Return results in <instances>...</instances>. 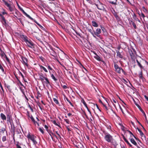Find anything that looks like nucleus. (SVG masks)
<instances>
[{"label":"nucleus","instance_id":"obj_14","mask_svg":"<svg viewBox=\"0 0 148 148\" xmlns=\"http://www.w3.org/2000/svg\"><path fill=\"white\" fill-rule=\"evenodd\" d=\"M96 5L97 8L99 10H102L104 9L103 5L101 3H99V4H96Z\"/></svg>","mask_w":148,"mask_h":148},{"label":"nucleus","instance_id":"obj_12","mask_svg":"<svg viewBox=\"0 0 148 148\" xmlns=\"http://www.w3.org/2000/svg\"><path fill=\"white\" fill-rule=\"evenodd\" d=\"M101 30L100 28H98L96 30V32H95L94 31H93L94 32V35H95L98 36H99V34L101 33Z\"/></svg>","mask_w":148,"mask_h":148},{"label":"nucleus","instance_id":"obj_8","mask_svg":"<svg viewBox=\"0 0 148 148\" xmlns=\"http://www.w3.org/2000/svg\"><path fill=\"white\" fill-rule=\"evenodd\" d=\"M25 41L26 42L27 46L30 47H31L33 45V42L30 40H28L26 38H25Z\"/></svg>","mask_w":148,"mask_h":148},{"label":"nucleus","instance_id":"obj_37","mask_svg":"<svg viewBox=\"0 0 148 148\" xmlns=\"http://www.w3.org/2000/svg\"><path fill=\"white\" fill-rule=\"evenodd\" d=\"M53 123L56 126H59V125L57 124L55 121H53Z\"/></svg>","mask_w":148,"mask_h":148},{"label":"nucleus","instance_id":"obj_11","mask_svg":"<svg viewBox=\"0 0 148 148\" xmlns=\"http://www.w3.org/2000/svg\"><path fill=\"white\" fill-rule=\"evenodd\" d=\"M1 16V20L3 24L5 26H6L7 25V24L6 22V20L4 18V16L0 14Z\"/></svg>","mask_w":148,"mask_h":148},{"label":"nucleus","instance_id":"obj_29","mask_svg":"<svg viewBox=\"0 0 148 148\" xmlns=\"http://www.w3.org/2000/svg\"><path fill=\"white\" fill-rule=\"evenodd\" d=\"M53 100L56 103V104H59V102L58 100L56 99V98H53Z\"/></svg>","mask_w":148,"mask_h":148},{"label":"nucleus","instance_id":"obj_32","mask_svg":"<svg viewBox=\"0 0 148 148\" xmlns=\"http://www.w3.org/2000/svg\"><path fill=\"white\" fill-rule=\"evenodd\" d=\"M2 140L3 142H4L6 140V136H3L2 138Z\"/></svg>","mask_w":148,"mask_h":148},{"label":"nucleus","instance_id":"obj_18","mask_svg":"<svg viewBox=\"0 0 148 148\" xmlns=\"http://www.w3.org/2000/svg\"><path fill=\"white\" fill-rule=\"evenodd\" d=\"M129 52L130 53V55L131 57V58H133L134 56V54L132 50H129Z\"/></svg>","mask_w":148,"mask_h":148},{"label":"nucleus","instance_id":"obj_57","mask_svg":"<svg viewBox=\"0 0 148 148\" xmlns=\"http://www.w3.org/2000/svg\"><path fill=\"white\" fill-rule=\"evenodd\" d=\"M137 122L139 125H140L141 126L143 127L142 125L138 121H137Z\"/></svg>","mask_w":148,"mask_h":148},{"label":"nucleus","instance_id":"obj_31","mask_svg":"<svg viewBox=\"0 0 148 148\" xmlns=\"http://www.w3.org/2000/svg\"><path fill=\"white\" fill-rule=\"evenodd\" d=\"M139 76L140 78V79H142L143 78V77L142 75V71H141V72L139 74Z\"/></svg>","mask_w":148,"mask_h":148},{"label":"nucleus","instance_id":"obj_6","mask_svg":"<svg viewBox=\"0 0 148 148\" xmlns=\"http://www.w3.org/2000/svg\"><path fill=\"white\" fill-rule=\"evenodd\" d=\"M114 64L115 68V71L119 73H121V70L124 73H125L124 70L121 68H120L116 64L115 62H114Z\"/></svg>","mask_w":148,"mask_h":148},{"label":"nucleus","instance_id":"obj_41","mask_svg":"<svg viewBox=\"0 0 148 148\" xmlns=\"http://www.w3.org/2000/svg\"><path fill=\"white\" fill-rule=\"evenodd\" d=\"M62 86L63 88L64 89H66L67 88L66 85H64L63 86L62 85Z\"/></svg>","mask_w":148,"mask_h":148},{"label":"nucleus","instance_id":"obj_27","mask_svg":"<svg viewBox=\"0 0 148 148\" xmlns=\"http://www.w3.org/2000/svg\"><path fill=\"white\" fill-rule=\"evenodd\" d=\"M32 122H33L34 124L36 125V124H37L38 126H39V124L34 119H33L32 120Z\"/></svg>","mask_w":148,"mask_h":148},{"label":"nucleus","instance_id":"obj_5","mask_svg":"<svg viewBox=\"0 0 148 148\" xmlns=\"http://www.w3.org/2000/svg\"><path fill=\"white\" fill-rule=\"evenodd\" d=\"M27 137L29 139L32 141L34 145H36L37 143V142L35 140L36 137L34 135H31L29 133H28L27 135Z\"/></svg>","mask_w":148,"mask_h":148},{"label":"nucleus","instance_id":"obj_61","mask_svg":"<svg viewBox=\"0 0 148 148\" xmlns=\"http://www.w3.org/2000/svg\"><path fill=\"white\" fill-rule=\"evenodd\" d=\"M56 134H57L59 136H60V135H59V134L58 133V132L56 131Z\"/></svg>","mask_w":148,"mask_h":148},{"label":"nucleus","instance_id":"obj_9","mask_svg":"<svg viewBox=\"0 0 148 148\" xmlns=\"http://www.w3.org/2000/svg\"><path fill=\"white\" fill-rule=\"evenodd\" d=\"M138 131L139 132L140 134L141 137L143 141H146V138L144 134L142 132V131L139 129L138 128Z\"/></svg>","mask_w":148,"mask_h":148},{"label":"nucleus","instance_id":"obj_42","mask_svg":"<svg viewBox=\"0 0 148 148\" xmlns=\"http://www.w3.org/2000/svg\"><path fill=\"white\" fill-rule=\"evenodd\" d=\"M109 2L112 4H116V3L114 2L113 1H110Z\"/></svg>","mask_w":148,"mask_h":148},{"label":"nucleus","instance_id":"obj_49","mask_svg":"<svg viewBox=\"0 0 148 148\" xmlns=\"http://www.w3.org/2000/svg\"><path fill=\"white\" fill-rule=\"evenodd\" d=\"M45 129H46V130H48V127L46 125H45Z\"/></svg>","mask_w":148,"mask_h":148},{"label":"nucleus","instance_id":"obj_47","mask_svg":"<svg viewBox=\"0 0 148 148\" xmlns=\"http://www.w3.org/2000/svg\"><path fill=\"white\" fill-rule=\"evenodd\" d=\"M48 68L50 70H52V68L50 67V66L49 65H48Z\"/></svg>","mask_w":148,"mask_h":148},{"label":"nucleus","instance_id":"obj_25","mask_svg":"<svg viewBox=\"0 0 148 148\" xmlns=\"http://www.w3.org/2000/svg\"><path fill=\"white\" fill-rule=\"evenodd\" d=\"M136 62L138 63V65L140 67L141 69L143 68V66H142L141 64H140V62L137 60H136Z\"/></svg>","mask_w":148,"mask_h":148},{"label":"nucleus","instance_id":"obj_40","mask_svg":"<svg viewBox=\"0 0 148 148\" xmlns=\"http://www.w3.org/2000/svg\"><path fill=\"white\" fill-rule=\"evenodd\" d=\"M57 61L59 63L61 64L63 67H64L66 70V69L65 67L58 60H57Z\"/></svg>","mask_w":148,"mask_h":148},{"label":"nucleus","instance_id":"obj_56","mask_svg":"<svg viewBox=\"0 0 148 148\" xmlns=\"http://www.w3.org/2000/svg\"><path fill=\"white\" fill-rule=\"evenodd\" d=\"M0 85V87H1V88L2 89V90H3V87H2V85H1H1Z\"/></svg>","mask_w":148,"mask_h":148},{"label":"nucleus","instance_id":"obj_28","mask_svg":"<svg viewBox=\"0 0 148 148\" xmlns=\"http://www.w3.org/2000/svg\"><path fill=\"white\" fill-rule=\"evenodd\" d=\"M88 31L91 34H92V36H93L96 38V36L94 35V33H93L92 32V30L91 29H88Z\"/></svg>","mask_w":148,"mask_h":148},{"label":"nucleus","instance_id":"obj_23","mask_svg":"<svg viewBox=\"0 0 148 148\" xmlns=\"http://www.w3.org/2000/svg\"><path fill=\"white\" fill-rule=\"evenodd\" d=\"M82 103L84 104V105L86 107V108L90 112L87 106V105L86 104V103L85 102V101H84V100H83L82 101Z\"/></svg>","mask_w":148,"mask_h":148},{"label":"nucleus","instance_id":"obj_55","mask_svg":"<svg viewBox=\"0 0 148 148\" xmlns=\"http://www.w3.org/2000/svg\"><path fill=\"white\" fill-rule=\"evenodd\" d=\"M67 129L68 131L69 132V131H71V130L69 129V128L68 127H67Z\"/></svg>","mask_w":148,"mask_h":148},{"label":"nucleus","instance_id":"obj_15","mask_svg":"<svg viewBox=\"0 0 148 148\" xmlns=\"http://www.w3.org/2000/svg\"><path fill=\"white\" fill-rule=\"evenodd\" d=\"M129 21L130 24L131 25L132 24L134 28L135 29H136L137 28V27L135 24L134 22L132 20H129Z\"/></svg>","mask_w":148,"mask_h":148},{"label":"nucleus","instance_id":"obj_58","mask_svg":"<svg viewBox=\"0 0 148 148\" xmlns=\"http://www.w3.org/2000/svg\"><path fill=\"white\" fill-rule=\"evenodd\" d=\"M30 117V118L31 119V120H32L34 118L33 117L31 116V117Z\"/></svg>","mask_w":148,"mask_h":148},{"label":"nucleus","instance_id":"obj_63","mask_svg":"<svg viewBox=\"0 0 148 148\" xmlns=\"http://www.w3.org/2000/svg\"><path fill=\"white\" fill-rule=\"evenodd\" d=\"M2 14H7V13L5 12H2Z\"/></svg>","mask_w":148,"mask_h":148},{"label":"nucleus","instance_id":"obj_20","mask_svg":"<svg viewBox=\"0 0 148 148\" xmlns=\"http://www.w3.org/2000/svg\"><path fill=\"white\" fill-rule=\"evenodd\" d=\"M20 89L21 90L22 92V93H23V95L25 96V98L27 99V97L25 95V94L24 89H23V88L22 87H20Z\"/></svg>","mask_w":148,"mask_h":148},{"label":"nucleus","instance_id":"obj_44","mask_svg":"<svg viewBox=\"0 0 148 148\" xmlns=\"http://www.w3.org/2000/svg\"><path fill=\"white\" fill-rule=\"evenodd\" d=\"M128 132L130 133L131 135H130L131 137H132V136H134V135L132 133V132H130V131H128Z\"/></svg>","mask_w":148,"mask_h":148},{"label":"nucleus","instance_id":"obj_39","mask_svg":"<svg viewBox=\"0 0 148 148\" xmlns=\"http://www.w3.org/2000/svg\"><path fill=\"white\" fill-rule=\"evenodd\" d=\"M126 143L130 147H132V145L128 141H127Z\"/></svg>","mask_w":148,"mask_h":148},{"label":"nucleus","instance_id":"obj_50","mask_svg":"<svg viewBox=\"0 0 148 148\" xmlns=\"http://www.w3.org/2000/svg\"><path fill=\"white\" fill-rule=\"evenodd\" d=\"M1 56H5V55H6L4 53H1Z\"/></svg>","mask_w":148,"mask_h":148},{"label":"nucleus","instance_id":"obj_26","mask_svg":"<svg viewBox=\"0 0 148 148\" xmlns=\"http://www.w3.org/2000/svg\"><path fill=\"white\" fill-rule=\"evenodd\" d=\"M139 15L141 17H142L143 18H144V17H145L144 14L143 13H139Z\"/></svg>","mask_w":148,"mask_h":148},{"label":"nucleus","instance_id":"obj_59","mask_svg":"<svg viewBox=\"0 0 148 148\" xmlns=\"http://www.w3.org/2000/svg\"><path fill=\"white\" fill-rule=\"evenodd\" d=\"M30 117V118L31 119V120H32L34 118L33 117L31 116V117Z\"/></svg>","mask_w":148,"mask_h":148},{"label":"nucleus","instance_id":"obj_16","mask_svg":"<svg viewBox=\"0 0 148 148\" xmlns=\"http://www.w3.org/2000/svg\"><path fill=\"white\" fill-rule=\"evenodd\" d=\"M1 119L3 120H6V116L3 113L1 114Z\"/></svg>","mask_w":148,"mask_h":148},{"label":"nucleus","instance_id":"obj_24","mask_svg":"<svg viewBox=\"0 0 148 148\" xmlns=\"http://www.w3.org/2000/svg\"><path fill=\"white\" fill-rule=\"evenodd\" d=\"M40 68L41 69H43V70L46 72H48V71L47 70V69L45 68L44 67V66H40Z\"/></svg>","mask_w":148,"mask_h":148},{"label":"nucleus","instance_id":"obj_4","mask_svg":"<svg viewBox=\"0 0 148 148\" xmlns=\"http://www.w3.org/2000/svg\"><path fill=\"white\" fill-rule=\"evenodd\" d=\"M59 50L60 51V49L58 47H56V49H52L51 51L50 52L51 54L56 58L57 57V54Z\"/></svg>","mask_w":148,"mask_h":148},{"label":"nucleus","instance_id":"obj_38","mask_svg":"<svg viewBox=\"0 0 148 148\" xmlns=\"http://www.w3.org/2000/svg\"><path fill=\"white\" fill-rule=\"evenodd\" d=\"M39 130L40 131L42 132V134H43L44 133V132L43 131V130L42 128H39Z\"/></svg>","mask_w":148,"mask_h":148},{"label":"nucleus","instance_id":"obj_60","mask_svg":"<svg viewBox=\"0 0 148 148\" xmlns=\"http://www.w3.org/2000/svg\"><path fill=\"white\" fill-rule=\"evenodd\" d=\"M71 115V114L70 113H69L68 114V115L69 116H70Z\"/></svg>","mask_w":148,"mask_h":148},{"label":"nucleus","instance_id":"obj_52","mask_svg":"<svg viewBox=\"0 0 148 148\" xmlns=\"http://www.w3.org/2000/svg\"><path fill=\"white\" fill-rule=\"evenodd\" d=\"M96 106H97V108L99 110V111H100L101 112V111L99 109V107H98V106L96 104Z\"/></svg>","mask_w":148,"mask_h":148},{"label":"nucleus","instance_id":"obj_1","mask_svg":"<svg viewBox=\"0 0 148 148\" xmlns=\"http://www.w3.org/2000/svg\"><path fill=\"white\" fill-rule=\"evenodd\" d=\"M5 5L8 7V9L10 12H12L15 9L14 5L11 3H8L5 1H4Z\"/></svg>","mask_w":148,"mask_h":148},{"label":"nucleus","instance_id":"obj_13","mask_svg":"<svg viewBox=\"0 0 148 148\" xmlns=\"http://www.w3.org/2000/svg\"><path fill=\"white\" fill-rule=\"evenodd\" d=\"M7 123H10L11 124L12 121L11 116L9 114H7Z\"/></svg>","mask_w":148,"mask_h":148},{"label":"nucleus","instance_id":"obj_36","mask_svg":"<svg viewBox=\"0 0 148 148\" xmlns=\"http://www.w3.org/2000/svg\"><path fill=\"white\" fill-rule=\"evenodd\" d=\"M64 121L68 124H69V120L68 119H64Z\"/></svg>","mask_w":148,"mask_h":148},{"label":"nucleus","instance_id":"obj_19","mask_svg":"<svg viewBox=\"0 0 148 148\" xmlns=\"http://www.w3.org/2000/svg\"><path fill=\"white\" fill-rule=\"evenodd\" d=\"M130 141L135 146H137V143L133 138H131L130 139Z\"/></svg>","mask_w":148,"mask_h":148},{"label":"nucleus","instance_id":"obj_53","mask_svg":"<svg viewBox=\"0 0 148 148\" xmlns=\"http://www.w3.org/2000/svg\"><path fill=\"white\" fill-rule=\"evenodd\" d=\"M119 108H120V109H121V111L123 113V109H122V108L121 107V106H119Z\"/></svg>","mask_w":148,"mask_h":148},{"label":"nucleus","instance_id":"obj_62","mask_svg":"<svg viewBox=\"0 0 148 148\" xmlns=\"http://www.w3.org/2000/svg\"><path fill=\"white\" fill-rule=\"evenodd\" d=\"M5 131V129H3L2 130H1V131H3V132H4Z\"/></svg>","mask_w":148,"mask_h":148},{"label":"nucleus","instance_id":"obj_45","mask_svg":"<svg viewBox=\"0 0 148 148\" xmlns=\"http://www.w3.org/2000/svg\"><path fill=\"white\" fill-rule=\"evenodd\" d=\"M16 146L17 148H21V146L18 144H16Z\"/></svg>","mask_w":148,"mask_h":148},{"label":"nucleus","instance_id":"obj_35","mask_svg":"<svg viewBox=\"0 0 148 148\" xmlns=\"http://www.w3.org/2000/svg\"><path fill=\"white\" fill-rule=\"evenodd\" d=\"M0 69H1L3 72H4V70L2 66L0 64Z\"/></svg>","mask_w":148,"mask_h":148},{"label":"nucleus","instance_id":"obj_43","mask_svg":"<svg viewBox=\"0 0 148 148\" xmlns=\"http://www.w3.org/2000/svg\"><path fill=\"white\" fill-rule=\"evenodd\" d=\"M5 58H6V60L8 62H9V59L7 57V56L6 55H5Z\"/></svg>","mask_w":148,"mask_h":148},{"label":"nucleus","instance_id":"obj_21","mask_svg":"<svg viewBox=\"0 0 148 148\" xmlns=\"http://www.w3.org/2000/svg\"><path fill=\"white\" fill-rule=\"evenodd\" d=\"M92 25L95 27H97L98 26L97 24L95 21L92 22Z\"/></svg>","mask_w":148,"mask_h":148},{"label":"nucleus","instance_id":"obj_30","mask_svg":"<svg viewBox=\"0 0 148 148\" xmlns=\"http://www.w3.org/2000/svg\"><path fill=\"white\" fill-rule=\"evenodd\" d=\"M51 77L54 81H56L57 80V79L55 77V76L53 74H51Z\"/></svg>","mask_w":148,"mask_h":148},{"label":"nucleus","instance_id":"obj_64","mask_svg":"<svg viewBox=\"0 0 148 148\" xmlns=\"http://www.w3.org/2000/svg\"><path fill=\"white\" fill-rule=\"evenodd\" d=\"M18 10H15V13L17 14V12H18Z\"/></svg>","mask_w":148,"mask_h":148},{"label":"nucleus","instance_id":"obj_2","mask_svg":"<svg viewBox=\"0 0 148 148\" xmlns=\"http://www.w3.org/2000/svg\"><path fill=\"white\" fill-rule=\"evenodd\" d=\"M104 138L105 140L108 142L112 143L113 141L112 136L108 133H104Z\"/></svg>","mask_w":148,"mask_h":148},{"label":"nucleus","instance_id":"obj_7","mask_svg":"<svg viewBox=\"0 0 148 148\" xmlns=\"http://www.w3.org/2000/svg\"><path fill=\"white\" fill-rule=\"evenodd\" d=\"M18 6L19 9L23 12V13L27 17L30 18L31 20H33V19L29 15L27 14L23 10V9L21 8L18 4H17Z\"/></svg>","mask_w":148,"mask_h":148},{"label":"nucleus","instance_id":"obj_51","mask_svg":"<svg viewBox=\"0 0 148 148\" xmlns=\"http://www.w3.org/2000/svg\"><path fill=\"white\" fill-rule=\"evenodd\" d=\"M123 139H124V141H125L126 142H127V141H128V140H127V139H126L125 138V137H124L123 138Z\"/></svg>","mask_w":148,"mask_h":148},{"label":"nucleus","instance_id":"obj_17","mask_svg":"<svg viewBox=\"0 0 148 148\" xmlns=\"http://www.w3.org/2000/svg\"><path fill=\"white\" fill-rule=\"evenodd\" d=\"M117 56L120 58H122L123 56L119 51H116Z\"/></svg>","mask_w":148,"mask_h":148},{"label":"nucleus","instance_id":"obj_3","mask_svg":"<svg viewBox=\"0 0 148 148\" xmlns=\"http://www.w3.org/2000/svg\"><path fill=\"white\" fill-rule=\"evenodd\" d=\"M39 79L42 82L46 84H49L50 82L48 79L43 76L42 74H39Z\"/></svg>","mask_w":148,"mask_h":148},{"label":"nucleus","instance_id":"obj_54","mask_svg":"<svg viewBox=\"0 0 148 148\" xmlns=\"http://www.w3.org/2000/svg\"><path fill=\"white\" fill-rule=\"evenodd\" d=\"M99 102L100 103H101L103 105V103H102V101H101V99H99Z\"/></svg>","mask_w":148,"mask_h":148},{"label":"nucleus","instance_id":"obj_10","mask_svg":"<svg viewBox=\"0 0 148 148\" xmlns=\"http://www.w3.org/2000/svg\"><path fill=\"white\" fill-rule=\"evenodd\" d=\"M22 60L23 63L27 66H28V64H27V59L26 58L24 57H22Z\"/></svg>","mask_w":148,"mask_h":148},{"label":"nucleus","instance_id":"obj_33","mask_svg":"<svg viewBox=\"0 0 148 148\" xmlns=\"http://www.w3.org/2000/svg\"><path fill=\"white\" fill-rule=\"evenodd\" d=\"M112 102H114V103H116V104H119L117 101L116 100H115L114 99H113Z\"/></svg>","mask_w":148,"mask_h":148},{"label":"nucleus","instance_id":"obj_46","mask_svg":"<svg viewBox=\"0 0 148 148\" xmlns=\"http://www.w3.org/2000/svg\"><path fill=\"white\" fill-rule=\"evenodd\" d=\"M103 105L105 107V109L106 110H108V108L105 105H104V104H103Z\"/></svg>","mask_w":148,"mask_h":148},{"label":"nucleus","instance_id":"obj_22","mask_svg":"<svg viewBox=\"0 0 148 148\" xmlns=\"http://www.w3.org/2000/svg\"><path fill=\"white\" fill-rule=\"evenodd\" d=\"M95 58L97 60L99 61H101L102 59L100 57L97 55H96L95 57Z\"/></svg>","mask_w":148,"mask_h":148},{"label":"nucleus","instance_id":"obj_34","mask_svg":"<svg viewBox=\"0 0 148 148\" xmlns=\"http://www.w3.org/2000/svg\"><path fill=\"white\" fill-rule=\"evenodd\" d=\"M66 99L67 100V101L70 103L71 106H73L72 105V104L71 103L70 100L67 98H66Z\"/></svg>","mask_w":148,"mask_h":148},{"label":"nucleus","instance_id":"obj_48","mask_svg":"<svg viewBox=\"0 0 148 148\" xmlns=\"http://www.w3.org/2000/svg\"><path fill=\"white\" fill-rule=\"evenodd\" d=\"M144 97L145 99L148 101V97L146 95H145Z\"/></svg>","mask_w":148,"mask_h":148}]
</instances>
